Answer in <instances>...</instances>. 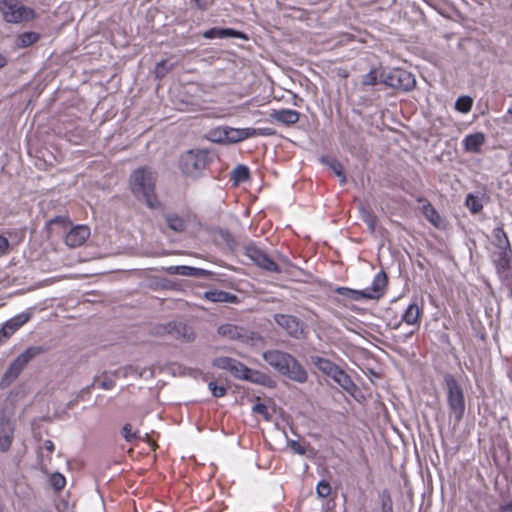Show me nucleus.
<instances>
[{"instance_id": "1", "label": "nucleus", "mask_w": 512, "mask_h": 512, "mask_svg": "<svg viewBox=\"0 0 512 512\" xmlns=\"http://www.w3.org/2000/svg\"><path fill=\"white\" fill-rule=\"evenodd\" d=\"M262 356L280 374L300 383L307 380L306 371L291 355L279 350H269L264 352Z\"/></svg>"}, {"instance_id": "2", "label": "nucleus", "mask_w": 512, "mask_h": 512, "mask_svg": "<svg viewBox=\"0 0 512 512\" xmlns=\"http://www.w3.org/2000/svg\"><path fill=\"white\" fill-rule=\"evenodd\" d=\"M155 175L151 170L139 168L135 170L130 178V189L134 196L142 200L150 208L157 206V199L154 193Z\"/></svg>"}, {"instance_id": "3", "label": "nucleus", "mask_w": 512, "mask_h": 512, "mask_svg": "<svg viewBox=\"0 0 512 512\" xmlns=\"http://www.w3.org/2000/svg\"><path fill=\"white\" fill-rule=\"evenodd\" d=\"M214 366L220 369L228 370L235 377L252 383L260 384L267 387H274L275 382L267 374L252 370L244 364L229 357H218L214 360Z\"/></svg>"}, {"instance_id": "4", "label": "nucleus", "mask_w": 512, "mask_h": 512, "mask_svg": "<svg viewBox=\"0 0 512 512\" xmlns=\"http://www.w3.org/2000/svg\"><path fill=\"white\" fill-rule=\"evenodd\" d=\"M445 392L450 413L456 422H460L465 412V398L461 386L453 376L445 377Z\"/></svg>"}, {"instance_id": "5", "label": "nucleus", "mask_w": 512, "mask_h": 512, "mask_svg": "<svg viewBox=\"0 0 512 512\" xmlns=\"http://www.w3.org/2000/svg\"><path fill=\"white\" fill-rule=\"evenodd\" d=\"M0 12L5 21L14 24L31 21L36 16L33 8L17 0H0Z\"/></svg>"}, {"instance_id": "6", "label": "nucleus", "mask_w": 512, "mask_h": 512, "mask_svg": "<svg viewBox=\"0 0 512 512\" xmlns=\"http://www.w3.org/2000/svg\"><path fill=\"white\" fill-rule=\"evenodd\" d=\"M257 131L255 128H234L219 126L209 131V139L213 142L232 144L254 137Z\"/></svg>"}, {"instance_id": "7", "label": "nucleus", "mask_w": 512, "mask_h": 512, "mask_svg": "<svg viewBox=\"0 0 512 512\" xmlns=\"http://www.w3.org/2000/svg\"><path fill=\"white\" fill-rule=\"evenodd\" d=\"M386 285V275L383 272H380L374 277L371 286L364 290H352L349 288L340 287L337 289V292L341 295L347 296L352 300H360L362 298L378 299L384 294Z\"/></svg>"}, {"instance_id": "8", "label": "nucleus", "mask_w": 512, "mask_h": 512, "mask_svg": "<svg viewBox=\"0 0 512 512\" xmlns=\"http://www.w3.org/2000/svg\"><path fill=\"white\" fill-rule=\"evenodd\" d=\"M381 78V81L384 82L387 86L394 88L411 90L416 85L414 75L402 69H393L387 73L383 72L381 74Z\"/></svg>"}, {"instance_id": "9", "label": "nucleus", "mask_w": 512, "mask_h": 512, "mask_svg": "<svg viewBox=\"0 0 512 512\" xmlns=\"http://www.w3.org/2000/svg\"><path fill=\"white\" fill-rule=\"evenodd\" d=\"M205 166L206 156L201 151H188L180 159V169L187 176H198Z\"/></svg>"}, {"instance_id": "10", "label": "nucleus", "mask_w": 512, "mask_h": 512, "mask_svg": "<svg viewBox=\"0 0 512 512\" xmlns=\"http://www.w3.org/2000/svg\"><path fill=\"white\" fill-rule=\"evenodd\" d=\"M218 333L229 339L241 340L251 346L259 347L262 344V339L255 335H248L246 331L238 326L232 324H224L219 327Z\"/></svg>"}, {"instance_id": "11", "label": "nucleus", "mask_w": 512, "mask_h": 512, "mask_svg": "<svg viewBox=\"0 0 512 512\" xmlns=\"http://www.w3.org/2000/svg\"><path fill=\"white\" fill-rule=\"evenodd\" d=\"M36 348H29L20 354L9 366L5 373V378H16L22 369L29 363V361L36 355Z\"/></svg>"}, {"instance_id": "12", "label": "nucleus", "mask_w": 512, "mask_h": 512, "mask_svg": "<svg viewBox=\"0 0 512 512\" xmlns=\"http://www.w3.org/2000/svg\"><path fill=\"white\" fill-rule=\"evenodd\" d=\"M497 246L500 249V259L495 260L498 269H506L508 266V238L502 228H496L493 231Z\"/></svg>"}, {"instance_id": "13", "label": "nucleus", "mask_w": 512, "mask_h": 512, "mask_svg": "<svg viewBox=\"0 0 512 512\" xmlns=\"http://www.w3.org/2000/svg\"><path fill=\"white\" fill-rule=\"evenodd\" d=\"M30 319L29 313H21L8 321L2 326L0 330V343L8 339L20 327H22Z\"/></svg>"}, {"instance_id": "14", "label": "nucleus", "mask_w": 512, "mask_h": 512, "mask_svg": "<svg viewBox=\"0 0 512 512\" xmlns=\"http://www.w3.org/2000/svg\"><path fill=\"white\" fill-rule=\"evenodd\" d=\"M247 256L258 266L268 270L279 272L278 266L261 250L255 247L247 248Z\"/></svg>"}, {"instance_id": "15", "label": "nucleus", "mask_w": 512, "mask_h": 512, "mask_svg": "<svg viewBox=\"0 0 512 512\" xmlns=\"http://www.w3.org/2000/svg\"><path fill=\"white\" fill-rule=\"evenodd\" d=\"M14 427L6 417H0V450L7 451L13 441Z\"/></svg>"}, {"instance_id": "16", "label": "nucleus", "mask_w": 512, "mask_h": 512, "mask_svg": "<svg viewBox=\"0 0 512 512\" xmlns=\"http://www.w3.org/2000/svg\"><path fill=\"white\" fill-rule=\"evenodd\" d=\"M90 236L87 226L81 225L71 229L65 237V242L70 247L81 246Z\"/></svg>"}, {"instance_id": "17", "label": "nucleus", "mask_w": 512, "mask_h": 512, "mask_svg": "<svg viewBox=\"0 0 512 512\" xmlns=\"http://www.w3.org/2000/svg\"><path fill=\"white\" fill-rule=\"evenodd\" d=\"M275 320L280 327L293 337H299L303 332L301 324L293 316L276 315Z\"/></svg>"}, {"instance_id": "18", "label": "nucleus", "mask_w": 512, "mask_h": 512, "mask_svg": "<svg viewBox=\"0 0 512 512\" xmlns=\"http://www.w3.org/2000/svg\"><path fill=\"white\" fill-rule=\"evenodd\" d=\"M485 140L486 137L482 132L468 134L463 139L464 149L469 153H477L485 143Z\"/></svg>"}, {"instance_id": "19", "label": "nucleus", "mask_w": 512, "mask_h": 512, "mask_svg": "<svg viewBox=\"0 0 512 512\" xmlns=\"http://www.w3.org/2000/svg\"><path fill=\"white\" fill-rule=\"evenodd\" d=\"M271 118L283 124H294L299 120V113L292 109L274 110Z\"/></svg>"}, {"instance_id": "20", "label": "nucleus", "mask_w": 512, "mask_h": 512, "mask_svg": "<svg viewBox=\"0 0 512 512\" xmlns=\"http://www.w3.org/2000/svg\"><path fill=\"white\" fill-rule=\"evenodd\" d=\"M203 36L207 39L212 38H226V37H236V38H245L244 34L241 32L232 30V29H220V28H212L204 32Z\"/></svg>"}, {"instance_id": "21", "label": "nucleus", "mask_w": 512, "mask_h": 512, "mask_svg": "<svg viewBox=\"0 0 512 512\" xmlns=\"http://www.w3.org/2000/svg\"><path fill=\"white\" fill-rule=\"evenodd\" d=\"M312 363L325 375L329 377H333V375L339 369L334 363H332L328 359H324L321 357H312Z\"/></svg>"}, {"instance_id": "22", "label": "nucleus", "mask_w": 512, "mask_h": 512, "mask_svg": "<svg viewBox=\"0 0 512 512\" xmlns=\"http://www.w3.org/2000/svg\"><path fill=\"white\" fill-rule=\"evenodd\" d=\"M419 318H420V309L419 307L412 303L410 304L404 315H403V321L410 325V326H413L414 328H418L419 327Z\"/></svg>"}, {"instance_id": "23", "label": "nucleus", "mask_w": 512, "mask_h": 512, "mask_svg": "<svg viewBox=\"0 0 512 512\" xmlns=\"http://www.w3.org/2000/svg\"><path fill=\"white\" fill-rule=\"evenodd\" d=\"M332 379L349 393H352L355 389V385L351 378L340 368L333 375Z\"/></svg>"}, {"instance_id": "24", "label": "nucleus", "mask_w": 512, "mask_h": 512, "mask_svg": "<svg viewBox=\"0 0 512 512\" xmlns=\"http://www.w3.org/2000/svg\"><path fill=\"white\" fill-rule=\"evenodd\" d=\"M39 34L33 31H28L20 34L17 37L16 44L19 48H26L39 40Z\"/></svg>"}, {"instance_id": "25", "label": "nucleus", "mask_w": 512, "mask_h": 512, "mask_svg": "<svg viewBox=\"0 0 512 512\" xmlns=\"http://www.w3.org/2000/svg\"><path fill=\"white\" fill-rule=\"evenodd\" d=\"M205 298L212 302H233L236 297L223 291H208Z\"/></svg>"}, {"instance_id": "26", "label": "nucleus", "mask_w": 512, "mask_h": 512, "mask_svg": "<svg viewBox=\"0 0 512 512\" xmlns=\"http://www.w3.org/2000/svg\"><path fill=\"white\" fill-rule=\"evenodd\" d=\"M423 213L425 217L436 227H440L442 225V219L437 213V211L430 205L424 204L422 206Z\"/></svg>"}, {"instance_id": "27", "label": "nucleus", "mask_w": 512, "mask_h": 512, "mask_svg": "<svg viewBox=\"0 0 512 512\" xmlns=\"http://www.w3.org/2000/svg\"><path fill=\"white\" fill-rule=\"evenodd\" d=\"M169 273L171 274H179L184 276H195L199 275L202 270L189 267V266H172L168 268Z\"/></svg>"}, {"instance_id": "28", "label": "nucleus", "mask_w": 512, "mask_h": 512, "mask_svg": "<svg viewBox=\"0 0 512 512\" xmlns=\"http://www.w3.org/2000/svg\"><path fill=\"white\" fill-rule=\"evenodd\" d=\"M249 178V170L244 165L237 166L232 172V179L234 184H240L247 181Z\"/></svg>"}, {"instance_id": "29", "label": "nucleus", "mask_w": 512, "mask_h": 512, "mask_svg": "<svg viewBox=\"0 0 512 512\" xmlns=\"http://www.w3.org/2000/svg\"><path fill=\"white\" fill-rule=\"evenodd\" d=\"M473 106V99L470 96H461L455 102V109L460 113H468Z\"/></svg>"}, {"instance_id": "30", "label": "nucleus", "mask_w": 512, "mask_h": 512, "mask_svg": "<svg viewBox=\"0 0 512 512\" xmlns=\"http://www.w3.org/2000/svg\"><path fill=\"white\" fill-rule=\"evenodd\" d=\"M167 224L172 230L177 231V232L182 231L185 228V223H184L183 219H181L180 217H178L176 215L168 216Z\"/></svg>"}, {"instance_id": "31", "label": "nucleus", "mask_w": 512, "mask_h": 512, "mask_svg": "<svg viewBox=\"0 0 512 512\" xmlns=\"http://www.w3.org/2000/svg\"><path fill=\"white\" fill-rule=\"evenodd\" d=\"M466 206L472 213H477L482 209L481 201L471 194L466 198Z\"/></svg>"}, {"instance_id": "32", "label": "nucleus", "mask_w": 512, "mask_h": 512, "mask_svg": "<svg viewBox=\"0 0 512 512\" xmlns=\"http://www.w3.org/2000/svg\"><path fill=\"white\" fill-rule=\"evenodd\" d=\"M378 82V71L376 69L370 70L366 75L363 76L362 85L374 86Z\"/></svg>"}, {"instance_id": "33", "label": "nucleus", "mask_w": 512, "mask_h": 512, "mask_svg": "<svg viewBox=\"0 0 512 512\" xmlns=\"http://www.w3.org/2000/svg\"><path fill=\"white\" fill-rule=\"evenodd\" d=\"M329 167L332 170V172L337 177H339L340 183L341 184L345 183L346 179H345V176L343 174V166L339 162H337L335 160H331L329 162Z\"/></svg>"}, {"instance_id": "34", "label": "nucleus", "mask_w": 512, "mask_h": 512, "mask_svg": "<svg viewBox=\"0 0 512 512\" xmlns=\"http://www.w3.org/2000/svg\"><path fill=\"white\" fill-rule=\"evenodd\" d=\"M51 485L56 489L60 490L65 486L66 480L60 473H54L50 478Z\"/></svg>"}, {"instance_id": "35", "label": "nucleus", "mask_w": 512, "mask_h": 512, "mask_svg": "<svg viewBox=\"0 0 512 512\" xmlns=\"http://www.w3.org/2000/svg\"><path fill=\"white\" fill-rule=\"evenodd\" d=\"M330 492H331V488H330L329 483H327L325 481H321L318 483V485L316 487V493L319 497L325 498L330 494Z\"/></svg>"}, {"instance_id": "36", "label": "nucleus", "mask_w": 512, "mask_h": 512, "mask_svg": "<svg viewBox=\"0 0 512 512\" xmlns=\"http://www.w3.org/2000/svg\"><path fill=\"white\" fill-rule=\"evenodd\" d=\"M209 389L215 397H222L226 393V388L224 386H217L215 383H209Z\"/></svg>"}, {"instance_id": "37", "label": "nucleus", "mask_w": 512, "mask_h": 512, "mask_svg": "<svg viewBox=\"0 0 512 512\" xmlns=\"http://www.w3.org/2000/svg\"><path fill=\"white\" fill-rule=\"evenodd\" d=\"M168 70L169 68L167 67L166 62L162 61L155 66V75L158 78H162Z\"/></svg>"}, {"instance_id": "38", "label": "nucleus", "mask_w": 512, "mask_h": 512, "mask_svg": "<svg viewBox=\"0 0 512 512\" xmlns=\"http://www.w3.org/2000/svg\"><path fill=\"white\" fill-rule=\"evenodd\" d=\"M362 218L365 221V223L367 224V226L369 227V229L373 230L374 226H375L374 217L370 213H368L366 210L363 209L362 210Z\"/></svg>"}, {"instance_id": "39", "label": "nucleus", "mask_w": 512, "mask_h": 512, "mask_svg": "<svg viewBox=\"0 0 512 512\" xmlns=\"http://www.w3.org/2000/svg\"><path fill=\"white\" fill-rule=\"evenodd\" d=\"M253 411H254L255 413H259V414L263 415V417H264L266 420H269V419H270V416H269V413H268L267 407H266L264 404H256V405L253 407Z\"/></svg>"}, {"instance_id": "40", "label": "nucleus", "mask_w": 512, "mask_h": 512, "mask_svg": "<svg viewBox=\"0 0 512 512\" xmlns=\"http://www.w3.org/2000/svg\"><path fill=\"white\" fill-rule=\"evenodd\" d=\"M122 435L127 441H131L135 437V434L132 433L131 425L127 424L123 427Z\"/></svg>"}, {"instance_id": "41", "label": "nucleus", "mask_w": 512, "mask_h": 512, "mask_svg": "<svg viewBox=\"0 0 512 512\" xmlns=\"http://www.w3.org/2000/svg\"><path fill=\"white\" fill-rule=\"evenodd\" d=\"M289 447L291 448V450L297 454H304L305 453V449L303 448V446L301 444H299L298 442L296 441H290L289 442Z\"/></svg>"}, {"instance_id": "42", "label": "nucleus", "mask_w": 512, "mask_h": 512, "mask_svg": "<svg viewBox=\"0 0 512 512\" xmlns=\"http://www.w3.org/2000/svg\"><path fill=\"white\" fill-rule=\"evenodd\" d=\"M9 248V241L5 236L0 235V255L5 254Z\"/></svg>"}, {"instance_id": "43", "label": "nucleus", "mask_w": 512, "mask_h": 512, "mask_svg": "<svg viewBox=\"0 0 512 512\" xmlns=\"http://www.w3.org/2000/svg\"><path fill=\"white\" fill-rule=\"evenodd\" d=\"M195 5L202 10L207 9L211 5V0H192Z\"/></svg>"}, {"instance_id": "44", "label": "nucleus", "mask_w": 512, "mask_h": 512, "mask_svg": "<svg viewBox=\"0 0 512 512\" xmlns=\"http://www.w3.org/2000/svg\"><path fill=\"white\" fill-rule=\"evenodd\" d=\"M255 131H257L256 135H272L273 134V131L269 128H260V129H255Z\"/></svg>"}, {"instance_id": "45", "label": "nucleus", "mask_w": 512, "mask_h": 512, "mask_svg": "<svg viewBox=\"0 0 512 512\" xmlns=\"http://www.w3.org/2000/svg\"><path fill=\"white\" fill-rule=\"evenodd\" d=\"M7 63V60L4 55L0 54V68L4 67Z\"/></svg>"}, {"instance_id": "46", "label": "nucleus", "mask_w": 512, "mask_h": 512, "mask_svg": "<svg viewBox=\"0 0 512 512\" xmlns=\"http://www.w3.org/2000/svg\"><path fill=\"white\" fill-rule=\"evenodd\" d=\"M47 448L50 449V450L52 449V443L50 441L47 442Z\"/></svg>"}, {"instance_id": "47", "label": "nucleus", "mask_w": 512, "mask_h": 512, "mask_svg": "<svg viewBox=\"0 0 512 512\" xmlns=\"http://www.w3.org/2000/svg\"><path fill=\"white\" fill-rule=\"evenodd\" d=\"M508 113L512 115V104L510 105V107L508 108Z\"/></svg>"}, {"instance_id": "48", "label": "nucleus", "mask_w": 512, "mask_h": 512, "mask_svg": "<svg viewBox=\"0 0 512 512\" xmlns=\"http://www.w3.org/2000/svg\"><path fill=\"white\" fill-rule=\"evenodd\" d=\"M511 9H512V0H511Z\"/></svg>"}]
</instances>
